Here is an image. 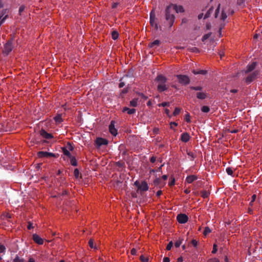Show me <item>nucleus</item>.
I'll use <instances>...</instances> for the list:
<instances>
[{"mask_svg": "<svg viewBox=\"0 0 262 262\" xmlns=\"http://www.w3.org/2000/svg\"><path fill=\"white\" fill-rule=\"evenodd\" d=\"M69 158L70 159V163L72 166H77V161L75 157L72 156Z\"/></svg>", "mask_w": 262, "mask_h": 262, "instance_id": "obj_22", "label": "nucleus"}, {"mask_svg": "<svg viewBox=\"0 0 262 262\" xmlns=\"http://www.w3.org/2000/svg\"><path fill=\"white\" fill-rule=\"evenodd\" d=\"M178 222L180 224H185L188 220V216L185 214L180 213L177 216Z\"/></svg>", "mask_w": 262, "mask_h": 262, "instance_id": "obj_8", "label": "nucleus"}, {"mask_svg": "<svg viewBox=\"0 0 262 262\" xmlns=\"http://www.w3.org/2000/svg\"><path fill=\"white\" fill-rule=\"evenodd\" d=\"M128 89L127 88H124L123 89L121 92V95L126 94L128 92Z\"/></svg>", "mask_w": 262, "mask_h": 262, "instance_id": "obj_56", "label": "nucleus"}, {"mask_svg": "<svg viewBox=\"0 0 262 262\" xmlns=\"http://www.w3.org/2000/svg\"><path fill=\"white\" fill-rule=\"evenodd\" d=\"M226 172L230 176H232L233 173V170L231 167H227L226 168Z\"/></svg>", "mask_w": 262, "mask_h": 262, "instance_id": "obj_41", "label": "nucleus"}, {"mask_svg": "<svg viewBox=\"0 0 262 262\" xmlns=\"http://www.w3.org/2000/svg\"><path fill=\"white\" fill-rule=\"evenodd\" d=\"M190 114L189 113H187L186 115H185V121L188 122V123H189L191 122V120H190Z\"/></svg>", "mask_w": 262, "mask_h": 262, "instance_id": "obj_45", "label": "nucleus"}, {"mask_svg": "<svg viewBox=\"0 0 262 262\" xmlns=\"http://www.w3.org/2000/svg\"><path fill=\"white\" fill-rule=\"evenodd\" d=\"M217 245L215 244H213V249H212V253L213 254H215L216 253L217 251Z\"/></svg>", "mask_w": 262, "mask_h": 262, "instance_id": "obj_47", "label": "nucleus"}, {"mask_svg": "<svg viewBox=\"0 0 262 262\" xmlns=\"http://www.w3.org/2000/svg\"><path fill=\"white\" fill-rule=\"evenodd\" d=\"M170 261V259L169 257H165L164 258H163V262H169Z\"/></svg>", "mask_w": 262, "mask_h": 262, "instance_id": "obj_64", "label": "nucleus"}, {"mask_svg": "<svg viewBox=\"0 0 262 262\" xmlns=\"http://www.w3.org/2000/svg\"><path fill=\"white\" fill-rule=\"evenodd\" d=\"M154 26L155 27V29H156V30H158V29H159V28H160V29L161 28V27H160V26H159L158 25V24H157V23H155L154 24Z\"/></svg>", "mask_w": 262, "mask_h": 262, "instance_id": "obj_62", "label": "nucleus"}, {"mask_svg": "<svg viewBox=\"0 0 262 262\" xmlns=\"http://www.w3.org/2000/svg\"><path fill=\"white\" fill-rule=\"evenodd\" d=\"M156 80L158 82L157 90L159 92H164L168 89V86L165 84L167 79L162 75H159L156 77Z\"/></svg>", "mask_w": 262, "mask_h": 262, "instance_id": "obj_2", "label": "nucleus"}, {"mask_svg": "<svg viewBox=\"0 0 262 262\" xmlns=\"http://www.w3.org/2000/svg\"><path fill=\"white\" fill-rule=\"evenodd\" d=\"M171 7V5L167 6L165 10V19L168 21L169 28H171L173 26L175 20V16L172 13Z\"/></svg>", "mask_w": 262, "mask_h": 262, "instance_id": "obj_1", "label": "nucleus"}, {"mask_svg": "<svg viewBox=\"0 0 262 262\" xmlns=\"http://www.w3.org/2000/svg\"><path fill=\"white\" fill-rule=\"evenodd\" d=\"M160 43V41L159 40H155L153 42L149 43L148 47L150 48H154L155 46H158Z\"/></svg>", "mask_w": 262, "mask_h": 262, "instance_id": "obj_21", "label": "nucleus"}, {"mask_svg": "<svg viewBox=\"0 0 262 262\" xmlns=\"http://www.w3.org/2000/svg\"><path fill=\"white\" fill-rule=\"evenodd\" d=\"M201 111L203 113H208L210 111V108L208 106H203L201 108Z\"/></svg>", "mask_w": 262, "mask_h": 262, "instance_id": "obj_28", "label": "nucleus"}, {"mask_svg": "<svg viewBox=\"0 0 262 262\" xmlns=\"http://www.w3.org/2000/svg\"><path fill=\"white\" fill-rule=\"evenodd\" d=\"M130 252L132 255H136L137 251L135 248H133L131 250Z\"/></svg>", "mask_w": 262, "mask_h": 262, "instance_id": "obj_61", "label": "nucleus"}, {"mask_svg": "<svg viewBox=\"0 0 262 262\" xmlns=\"http://www.w3.org/2000/svg\"><path fill=\"white\" fill-rule=\"evenodd\" d=\"M23 258H20L18 256L16 255L13 260V262H24Z\"/></svg>", "mask_w": 262, "mask_h": 262, "instance_id": "obj_36", "label": "nucleus"}, {"mask_svg": "<svg viewBox=\"0 0 262 262\" xmlns=\"http://www.w3.org/2000/svg\"><path fill=\"white\" fill-rule=\"evenodd\" d=\"M211 35V33H209L203 35L202 38V41H204L209 38Z\"/></svg>", "mask_w": 262, "mask_h": 262, "instance_id": "obj_35", "label": "nucleus"}, {"mask_svg": "<svg viewBox=\"0 0 262 262\" xmlns=\"http://www.w3.org/2000/svg\"><path fill=\"white\" fill-rule=\"evenodd\" d=\"M169 105V103L167 102H162V103H160L159 104V106H163V107L168 106Z\"/></svg>", "mask_w": 262, "mask_h": 262, "instance_id": "obj_50", "label": "nucleus"}, {"mask_svg": "<svg viewBox=\"0 0 262 262\" xmlns=\"http://www.w3.org/2000/svg\"><path fill=\"white\" fill-rule=\"evenodd\" d=\"M66 147H67L69 151H72L74 150V147L70 143H68Z\"/></svg>", "mask_w": 262, "mask_h": 262, "instance_id": "obj_44", "label": "nucleus"}, {"mask_svg": "<svg viewBox=\"0 0 262 262\" xmlns=\"http://www.w3.org/2000/svg\"><path fill=\"white\" fill-rule=\"evenodd\" d=\"M156 161V158L155 157V156H152L150 158V162L151 163H155Z\"/></svg>", "mask_w": 262, "mask_h": 262, "instance_id": "obj_57", "label": "nucleus"}, {"mask_svg": "<svg viewBox=\"0 0 262 262\" xmlns=\"http://www.w3.org/2000/svg\"><path fill=\"white\" fill-rule=\"evenodd\" d=\"M162 193V191L161 190H158L156 192V196L159 197Z\"/></svg>", "mask_w": 262, "mask_h": 262, "instance_id": "obj_63", "label": "nucleus"}, {"mask_svg": "<svg viewBox=\"0 0 262 262\" xmlns=\"http://www.w3.org/2000/svg\"><path fill=\"white\" fill-rule=\"evenodd\" d=\"M213 10V7H211L209 9L206 13L205 15L204 19L210 17L211 14L212 13Z\"/></svg>", "mask_w": 262, "mask_h": 262, "instance_id": "obj_24", "label": "nucleus"}, {"mask_svg": "<svg viewBox=\"0 0 262 262\" xmlns=\"http://www.w3.org/2000/svg\"><path fill=\"white\" fill-rule=\"evenodd\" d=\"M13 38L8 41V42L4 46V52L8 55L11 52L13 48Z\"/></svg>", "mask_w": 262, "mask_h": 262, "instance_id": "obj_6", "label": "nucleus"}, {"mask_svg": "<svg viewBox=\"0 0 262 262\" xmlns=\"http://www.w3.org/2000/svg\"><path fill=\"white\" fill-rule=\"evenodd\" d=\"M198 74L205 75L207 73V71L203 70H199L198 71Z\"/></svg>", "mask_w": 262, "mask_h": 262, "instance_id": "obj_51", "label": "nucleus"}, {"mask_svg": "<svg viewBox=\"0 0 262 262\" xmlns=\"http://www.w3.org/2000/svg\"><path fill=\"white\" fill-rule=\"evenodd\" d=\"M140 259L142 262H148V258H145L143 255L140 256Z\"/></svg>", "mask_w": 262, "mask_h": 262, "instance_id": "obj_42", "label": "nucleus"}, {"mask_svg": "<svg viewBox=\"0 0 262 262\" xmlns=\"http://www.w3.org/2000/svg\"><path fill=\"white\" fill-rule=\"evenodd\" d=\"M183 239L179 238V240H178L175 243H174V246L177 248H178L180 246L181 244L182 243Z\"/></svg>", "mask_w": 262, "mask_h": 262, "instance_id": "obj_30", "label": "nucleus"}, {"mask_svg": "<svg viewBox=\"0 0 262 262\" xmlns=\"http://www.w3.org/2000/svg\"><path fill=\"white\" fill-rule=\"evenodd\" d=\"M170 128H172V125L177 126H178V123L175 122H170Z\"/></svg>", "mask_w": 262, "mask_h": 262, "instance_id": "obj_59", "label": "nucleus"}, {"mask_svg": "<svg viewBox=\"0 0 262 262\" xmlns=\"http://www.w3.org/2000/svg\"><path fill=\"white\" fill-rule=\"evenodd\" d=\"M6 247L3 245H0V253H5Z\"/></svg>", "mask_w": 262, "mask_h": 262, "instance_id": "obj_48", "label": "nucleus"}, {"mask_svg": "<svg viewBox=\"0 0 262 262\" xmlns=\"http://www.w3.org/2000/svg\"><path fill=\"white\" fill-rule=\"evenodd\" d=\"M40 135L42 137L46 139H50L53 138V136L51 134L48 133L44 129H41L40 131Z\"/></svg>", "mask_w": 262, "mask_h": 262, "instance_id": "obj_12", "label": "nucleus"}, {"mask_svg": "<svg viewBox=\"0 0 262 262\" xmlns=\"http://www.w3.org/2000/svg\"><path fill=\"white\" fill-rule=\"evenodd\" d=\"M191 244L194 247H196L198 246V242L195 239H192L191 242Z\"/></svg>", "mask_w": 262, "mask_h": 262, "instance_id": "obj_54", "label": "nucleus"}, {"mask_svg": "<svg viewBox=\"0 0 262 262\" xmlns=\"http://www.w3.org/2000/svg\"><path fill=\"white\" fill-rule=\"evenodd\" d=\"M181 112V108L179 107H176L174 112H173V115L176 116L178 115Z\"/></svg>", "mask_w": 262, "mask_h": 262, "instance_id": "obj_38", "label": "nucleus"}, {"mask_svg": "<svg viewBox=\"0 0 262 262\" xmlns=\"http://www.w3.org/2000/svg\"><path fill=\"white\" fill-rule=\"evenodd\" d=\"M156 20V15L152 10L150 13V24L151 26H154V24L157 23Z\"/></svg>", "mask_w": 262, "mask_h": 262, "instance_id": "obj_15", "label": "nucleus"}, {"mask_svg": "<svg viewBox=\"0 0 262 262\" xmlns=\"http://www.w3.org/2000/svg\"><path fill=\"white\" fill-rule=\"evenodd\" d=\"M220 7H221V4H219L217 6L216 9L215 10V18H217L218 17V15L220 13Z\"/></svg>", "mask_w": 262, "mask_h": 262, "instance_id": "obj_34", "label": "nucleus"}, {"mask_svg": "<svg viewBox=\"0 0 262 262\" xmlns=\"http://www.w3.org/2000/svg\"><path fill=\"white\" fill-rule=\"evenodd\" d=\"M207 262H220V261L216 258H213L208 259Z\"/></svg>", "mask_w": 262, "mask_h": 262, "instance_id": "obj_53", "label": "nucleus"}, {"mask_svg": "<svg viewBox=\"0 0 262 262\" xmlns=\"http://www.w3.org/2000/svg\"><path fill=\"white\" fill-rule=\"evenodd\" d=\"M196 96L199 99L204 100L207 98V95L205 92H197Z\"/></svg>", "mask_w": 262, "mask_h": 262, "instance_id": "obj_17", "label": "nucleus"}, {"mask_svg": "<svg viewBox=\"0 0 262 262\" xmlns=\"http://www.w3.org/2000/svg\"><path fill=\"white\" fill-rule=\"evenodd\" d=\"M33 239L34 242L38 244V245H42L43 243V240L42 238H41L37 234H33Z\"/></svg>", "mask_w": 262, "mask_h": 262, "instance_id": "obj_11", "label": "nucleus"}, {"mask_svg": "<svg viewBox=\"0 0 262 262\" xmlns=\"http://www.w3.org/2000/svg\"><path fill=\"white\" fill-rule=\"evenodd\" d=\"M256 64V62H253L251 64L247 65L245 73L247 74L252 71L255 68Z\"/></svg>", "mask_w": 262, "mask_h": 262, "instance_id": "obj_14", "label": "nucleus"}, {"mask_svg": "<svg viewBox=\"0 0 262 262\" xmlns=\"http://www.w3.org/2000/svg\"><path fill=\"white\" fill-rule=\"evenodd\" d=\"M137 94L139 96H140L141 98L143 99L144 100H146L148 98V97L145 96L144 94L142 93L138 92Z\"/></svg>", "mask_w": 262, "mask_h": 262, "instance_id": "obj_40", "label": "nucleus"}, {"mask_svg": "<svg viewBox=\"0 0 262 262\" xmlns=\"http://www.w3.org/2000/svg\"><path fill=\"white\" fill-rule=\"evenodd\" d=\"M173 9H174L177 13H182L185 11L183 7L181 5L178 6L177 5H174Z\"/></svg>", "mask_w": 262, "mask_h": 262, "instance_id": "obj_18", "label": "nucleus"}, {"mask_svg": "<svg viewBox=\"0 0 262 262\" xmlns=\"http://www.w3.org/2000/svg\"><path fill=\"white\" fill-rule=\"evenodd\" d=\"M54 119L56 123L57 124L60 123L63 121L61 114H57V115H56L54 117Z\"/></svg>", "mask_w": 262, "mask_h": 262, "instance_id": "obj_20", "label": "nucleus"}, {"mask_svg": "<svg viewBox=\"0 0 262 262\" xmlns=\"http://www.w3.org/2000/svg\"><path fill=\"white\" fill-rule=\"evenodd\" d=\"M25 9V7L24 6H21L19 8V12L21 13Z\"/></svg>", "mask_w": 262, "mask_h": 262, "instance_id": "obj_60", "label": "nucleus"}, {"mask_svg": "<svg viewBox=\"0 0 262 262\" xmlns=\"http://www.w3.org/2000/svg\"><path fill=\"white\" fill-rule=\"evenodd\" d=\"M187 155L190 157L191 158L190 159V160L192 161L195 158V156L194 155V154L192 152V151H187Z\"/></svg>", "mask_w": 262, "mask_h": 262, "instance_id": "obj_33", "label": "nucleus"}, {"mask_svg": "<svg viewBox=\"0 0 262 262\" xmlns=\"http://www.w3.org/2000/svg\"><path fill=\"white\" fill-rule=\"evenodd\" d=\"M211 231V229L208 227H206L203 232L204 235H206Z\"/></svg>", "mask_w": 262, "mask_h": 262, "instance_id": "obj_32", "label": "nucleus"}, {"mask_svg": "<svg viewBox=\"0 0 262 262\" xmlns=\"http://www.w3.org/2000/svg\"><path fill=\"white\" fill-rule=\"evenodd\" d=\"M119 37V33L116 30H114L112 33V37L114 40H116Z\"/></svg>", "mask_w": 262, "mask_h": 262, "instance_id": "obj_25", "label": "nucleus"}, {"mask_svg": "<svg viewBox=\"0 0 262 262\" xmlns=\"http://www.w3.org/2000/svg\"><path fill=\"white\" fill-rule=\"evenodd\" d=\"M108 144V141L102 138H97L95 140V144L97 148H99L102 145H106Z\"/></svg>", "mask_w": 262, "mask_h": 262, "instance_id": "obj_7", "label": "nucleus"}, {"mask_svg": "<svg viewBox=\"0 0 262 262\" xmlns=\"http://www.w3.org/2000/svg\"><path fill=\"white\" fill-rule=\"evenodd\" d=\"M190 136L189 134L187 132L183 133L181 135V138H180L182 142H185V143L188 142L189 140H190Z\"/></svg>", "mask_w": 262, "mask_h": 262, "instance_id": "obj_13", "label": "nucleus"}, {"mask_svg": "<svg viewBox=\"0 0 262 262\" xmlns=\"http://www.w3.org/2000/svg\"><path fill=\"white\" fill-rule=\"evenodd\" d=\"M190 89L194 91H202L203 90V87L201 86H191L190 87Z\"/></svg>", "mask_w": 262, "mask_h": 262, "instance_id": "obj_31", "label": "nucleus"}, {"mask_svg": "<svg viewBox=\"0 0 262 262\" xmlns=\"http://www.w3.org/2000/svg\"><path fill=\"white\" fill-rule=\"evenodd\" d=\"M161 183V180L160 178H157L154 181V184L155 186H157Z\"/></svg>", "mask_w": 262, "mask_h": 262, "instance_id": "obj_27", "label": "nucleus"}, {"mask_svg": "<svg viewBox=\"0 0 262 262\" xmlns=\"http://www.w3.org/2000/svg\"><path fill=\"white\" fill-rule=\"evenodd\" d=\"M119 5V3H118V2L113 3L112 5V9H116Z\"/></svg>", "mask_w": 262, "mask_h": 262, "instance_id": "obj_52", "label": "nucleus"}, {"mask_svg": "<svg viewBox=\"0 0 262 262\" xmlns=\"http://www.w3.org/2000/svg\"><path fill=\"white\" fill-rule=\"evenodd\" d=\"M176 76L179 80V82L182 85H187L190 83V78L186 75L180 74Z\"/></svg>", "mask_w": 262, "mask_h": 262, "instance_id": "obj_3", "label": "nucleus"}, {"mask_svg": "<svg viewBox=\"0 0 262 262\" xmlns=\"http://www.w3.org/2000/svg\"><path fill=\"white\" fill-rule=\"evenodd\" d=\"M189 50L191 51L194 52V53H199L200 52L199 50L196 47H192Z\"/></svg>", "mask_w": 262, "mask_h": 262, "instance_id": "obj_49", "label": "nucleus"}, {"mask_svg": "<svg viewBox=\"0 0 262 262\" xmlns=\"http://www.w3.org/2000/svg\"><path fill=\"white\" fill-rule=\"evenodd\" d=\"M138 98H134L130 101V105L133 107H136L138 105Z\"/></svg>", "mask_w": 262, "mask_h": 262, "instance_id": "obj_26", "label": "nucleus"}, {"mask_svg": "<svg viewBox=\"0 0 262 262\" xmlns=\"http://www.w3.org/2000/svg\"><path fill=\"white\" fill-rule=\"evenodd\" d=\"M89 245L91 247V248L93 249H97V247L94 245V240L92 238H91L89 241Z\"/></svg>", "mask_w": 262, "mask_h": 262, "instance_id": "obj_29", "label": "nucleus"}, {"mask_svg": "<svg viewBox=\"0 0 262 262\" xmlns=\"http://www.w3.org/2000/svg\"><path fill=\"white\" fill-rule=\"evenodd\" d=\"M109 131H110V133L114 136H116L117 135L118 132H117V130L115 127V121H111V124L109 125Z\"/></svg>", "mask_w": 262, "mask_h": 262, "instance_id": "obj_10", "label": "nucleus"}, {"mask_svg": "<svg viewBox=\"0 0 262 262\" xmlns=\"http://www.w3.org/2000/svg\"><path fill=\"white\" fill-rule=\"evenodd\" d=\"M27 228L29 230H30L31 229L33 228L32 223H31L30 222L28 223Z\"/></svg>", "mask_w": 262, "mask_h": 262, "instance_id": "obj_58", "label": "nucleus"}, {"mask_svg": "<svg viewBox=\"0 0 262 262\" xmlns=\"http://www.w3.org/2000/svg\"><path fill=\"white\" fill-rule=\"evenodd\" d=\"M172 246H173V242L172 241H170V242H169V243L167 245L166 249L167 250H170L171 249Z\"/></svg>", "mask_w": 262, "mask_h": 262, "instance_id": "obj_43", "label": "nucleus"}, {"mask_svg": "<svg viewBox=\"0 0 262 262\" xmlns=\"http://www.w3.org/2000/svg\"><path fill=\"white\" fill-rule=\"evenodd\" d=\"M259 73V71H255L252 73L250 74L245 79V82L247 84L251 83L257 77Z\"/></svg>", "mask_w": 262, "mask_h": 262, "instance_id": "obj_4", "label": "nucleus"}, {"mask_svg": "<svg viewBox=\"0 0 262 262\" xmlns=\"http://www.w3.org/2000/svg\"><path fill=\"white\" fill-rule=\"evenodd\" d=\"M136 110L135 108H128L127 113L129 115L133 114L135 113Z\"/></svg>", "mask_w": 262, "mask_h": 262, "instance_id": "obj_46", "label": "nucleus"}, {"mask_svg": "<svg viewBox=\"0 0 262 262\" xmlns=\"http://www.w3.org/2000/svg\"><path fill=\"white\" fill-rule=\"evenodd\" d=\"M74 174L75 178L78 179L79 176V171L78 168H75L74 171Z\"/></svg>", "mask_w": 262, "mask_h": 262, "instance_id": "obj_39", "label": "nucleus"}, {"mask_svg": "<svg viewBox=\"0 0 262 262\" xmlns=\"http://www.w3.org/2000/svg\"><path fill=\"white\" fill-rule=\"evenodd\" d=\"M201 195L204 199H206L210 195V191L206 190H202L200 192Z\"/></svg>", "mask_w": 262, "mask_h": 262, "instance_id": "obj_19", "label": "nucleus"}, {"mask_svg": "<svg viewBox=\"0 0 262 262\" xmlns=\"http://www.w3.org/2000/svg\"><path fill=\"white\" fill-rule=\"evenodd\" d=\"M148 186L146 182L142 181L140 186H139V189L137 191H140V193L147 191L148 190Z\"/></svg>", "mask_w": 262, "mask_h": 262, "instance_id": "obj_9", "label": "nucleus"}, {"mask_svg": "<svg viewBox=\"0 0 262 262\" xmlns=\"http://www.w3.org/2000/svg\"><path fill=\"white\" fill-rule=\"evenodd\" d=\"M227 17V15L226 13L225 12L224 10H222V15H221V19L224 21L226 18Z\"/></svg>", "mask_w": 262, "mask_h": 262, "instance_id": "obj_37", "label": "nucleus"}, {"mask_svg": "<svg viewBox=\"0 0 262 262\" xmlns=\"http://www.w3.org/2000/svg\"><path fill=\"white\" fill-rule=\"evenodd\" d=\"M198 177L195 175H190L186 178L185 182L188 184L192 183L193 181L197 180Z\"/></svg>", "mask_w": 262, "mask_h": 262, "instance_id": "obj_16", "label": "nucleus"}, {"mask_svg": "<svg viewBox=\"0 0 262 262\" xmlns=\"http://www.w3.org/2000/svg\"><path fill=\"white\" fill-rule=\"evenodd\" d=\"M62 151L64 155L67 156L69 158L71 157L72 156L70 151L67 149V147H62Z\"/></svg>", "mask_w": 262, "mask_h": 262, "instance_id": "obj_23", "label": "nucleus"}, {"mask_svg": "<svg viewBox=\"0 0 262 262\" xmlns=\"http://www.w3.org/2000/svg\"><path fill=\"white\" fill-rule=\"evenodd\" d=\"M37 156L40 158H56V156L55 154L52 152H49L45 151H40L37 152Z\"/></svg>", "mask_w": 262, "mask_h": 262, "instance_id": "obj_5", "label": "nucleus"}, {"mask_svg": "<svg viewBox=\"0 0 262 262\" xmlns=\"http://www.w3.org/2000/svg\"><path fill=\"white\" fill-rule=\"evenodd\" d=\"M175 184V179L174 178L171 179V181L169 182V185L170 186H173Z\"/></svg>", "mask_w": 262, "mask_h": 262, "instance_id": "obj_55", "label": "nucleus"}]
</instances>
